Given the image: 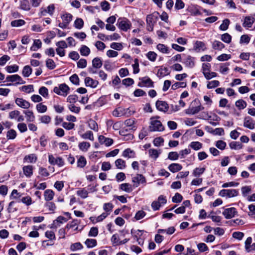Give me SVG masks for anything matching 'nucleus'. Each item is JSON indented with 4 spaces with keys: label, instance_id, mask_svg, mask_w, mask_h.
<instances>
[{
    "label": "nucleus",
    "instance_id": "26",
    "mask_svg": "<svg viewBox=\"0 0 255 255\" xmlns=\"http://www.w3.org/2000/svg\"><path fill=\"white\" fill-rule=\"evenodd\" d=\"M122 155L125 157L134 158L135 157V153L130 148H127L123 151Z\"/></svg>",
    "mask_w": 255,
    "mask_h": 255
},
{
    "label": "nucleus",
    "instance_id": "31",
    "mask_svg": "<svg viewBox=\"0 0 255 255\" xmlns=\"http://www.w3.org/2000/svg\"><path fill=\"white\" fill-rule=\"evenodd\" d=\"M225 47L223 43L218 40H215L212 43V48L215 50H221Z\"/></svg>",
    "mask_w": 255,
    "mask_h": 255
},
{
    "label": "nucleus",
    "instance_id": "44",
    "mask_svg": "<svg viewBox=\"0 0 255 255\" xmlns=\"http://www.w3.org/2000/svg\"><path fill=\"white\" fill-rule=\"evenodd\" d=\"M80 54L85 56H88L90 53V49L86 45H82L80 49Z\"/></svg>",
    "mask_w": 255,
    "mask_h": 255
},
{
    "label": "nucleus",
    "instance_id": "5",
    "mask_svg": "<svg viewBox=\"0 0 255 255\" xmlns=\"http://www.w3.org/2000/svg\"><path fill=\"white\" fill-rule=\"evenodd\" d=\"M239 195V191L237 189H222L219 193V195L221 197H226L227 198H232L237 196Z\"/></svg>",
    "mask_w": 255,
    "mask_h": 255
},
{
    "label": "nucleus",
    "instance_id": "11",
    "mask_svg": "<svg viewBox=\"0 0 255 255\" xmlns=\"http://www.w3.org/2000/svg\"><path fill=\"white\" fill-rule=\"evenodd\" d=\"M204 108L201 105L196 106L190 107L185 110V113L187 115H194L199 113L200 111L204 110Z\"/></svg>",
    "mask_w": 255,
    "mask_h": 255
},
{
    "label": "nucleus",
    "instance_id": "46",
    "mask_svg": "<svg viewBox=\"0 0 255 255\" xmlns=\"http://www.w3.org/2000/svg\"><path fill=\"white\" fill-rule=\"evenodd\" d=\"M46 66L48 69L53 70L56 65L53 59L48 58L46 60Z\"/></svg>",
    "mask_w": 255,
    "mask_h": 255
},
{
    "label": "nucleus",
    "instance_id": "13",
    "mask_svg": "<svg viewBox=\"0 0 255 255\" xmlns=\"http://www.w3.org/2000/svg\"><path fill=\"white\" fill-rule=\"evenodd\" d=\"M187 10L190 13L192 16L201 15L202 14L201 12L198 8V6L197 5H192L189 6Z\"/></svg>",
    "mask_w": 255,
    "mask_h": 255
},
{
    "label": "nucleus",
    "instance_id": "19",
    "mask_svg": "<svg viewBox=\"0 0 255 255\" xmlns=\"http://www.w3.org/2000/svg\"><path fill=\"white\" fill-rule=\"evenodd\" d=\"M169 74L170 72H168V69L166 67L161 66L158 69L156 75L158 78H161L166 75H169Z\"/></svg>",
    "mask_w": 255,
    "mask_h": 255
},
{
    "label": "nucleus",
    "instance_id": "52",
    "mask_svg": "<svg viewBox=\"0 0 255 255\" xmlns=\"http://www.w3.org/2000/svg\"><path fill=\"white\" fill-rule=\"evenodd\" d=\"M114 205L111 203H106L103 205V209L106 212L105 213H109L112 211Z\"/></svg>",
    "mask_w": 255,
    "mask_h": 255
},
{
    "label": "nucleus",
    "instance_id": "32",
    "mask_svg": "<svg viewBox=\"0 0 255 255\" xmlns=\"http://www.w3.org/2000/svg\"><path fill=\"white\" fill-rule=\"evenodd\" d=\"M90 146V143L86 141L80 142L78 144L79 148L82 151H87Z\"/></svg>",
    "mask_w": 255,
    "mask_h": 255
},
{
    "label": "nucleus",
    "instance_id": "57",
    "mask_svg": "<svg viewBox=\"0 0 255 255\" xmlns=\"http://www.w3.org/2000/svg\"><path fill=\"white\" fill-rule=\"evenodd\" d=\"M252 242V238L251 237H248L246 241H245V248L246 251L248 253L251 252V246Z\"/></svg>",
    "mask_w": 255,
    "mask_h": 255
},
{
    "label": "nucleus",
    "instance_id": "33",
    "mask_svg": "<svg viewBox=\"0 0 255 255\" xmlns=\"http://www.w3.org/2000/svg\"><path fill=\"white\" fill-rule=\"evenodd\" d=\"M85 244L88 248H92L97 246V242L96 239H87L85 242Z\"/></svg>",
    "mask_w": 255,
    "mask_h": 255
},
{
    "label": "nucleus",
    "instance_id": "61",
    "mask_svg": "<svg viewBox=\"0 0 255 255\" xmlns=\"http://www.w3.org/2000/svg\"><path fill=\"white\" fill-rule=\"evenodd\" d=\"M18 202H21L23 204H25L27 206H29L32 204V199L30 196H25L23 197L20 199V200L18 201Z\"/></svg>",
    "mask_w": 255,
    "mask_h": 255
},
{
    "label": "nucleus",
    "instance_id": "21",
    "mask_svg": "<svg viewBox=\"0 0 255 255\" xmlns=\"http://www.w3.org/2000/svg\"><path fill=\"white\" fill-rule=\"evenodd\" d=\"M255 19L251 16H246L243 25L245 27L251 28L254 23Z\"/></svg>",
    "mask_w": 255,
    "mask_h": 255
},
{
    "label": "nucleus",
    "instance_id": "10",
    "mask_svg": "<svg viewBox=\"0 0 255 255\" xmlns=\"http://www.w3.org/2000/svg\"><path fill=\"white\" fill-rule=\"evenodd\" d=\"M157 109L161 112H166L169 109V106L165 101L157 100L155 104Z\"/></svg>",
    "mask_w": 255,
    "mask_h": 255
},
{
    "label": "nucleus",
    "instance_id": "23",
    "mask_svg": "<svg viewBox=\"0 0 255 255\" xmlns=\"http://www.w3.org/2000/svg\"><path fill=\"white\" fill-rule=\"evenodd\" d=\"M194 57L188 55L183 62L186 67L192 68L195 65Z\"/></svg>",
    "mask_w": 255,
    "mask_h": 255
},
{
    "label": "nucleus",
    "instance_id": "55",
    "mask_svg": "<svg viewBox=\"0 0 255 255\" xmlns=\"http://www.w3.org/2000/svg\"><path fill=\"white\" fill-rule=\"evenodd\" d=\"M230 22L229 19H225L219 27L220 29L223 31L226 30L228 28Z\"/></svg>",
    "mask_w": 255,
    "mask_h": 255
},
{
    "label": "nucleus",
    "instance_id": "41",
    "mask_svg": "<svg viewBox=\"0 0 255 255\" xmlns=\"http://www.w3.org/2000/svg\"><path fill=\"white\" fill-rule=\"evenodd\" d=\"M175 231V229L174 227H170L167 229H158L157 231L158 233H166L168 235H172Z\"/></svg>",
    "mask_w": 255,
    "mask_h": 255
},
{
    "label": "nucleus",
    "instance_id": "50",
    "mask_svg": "<svg viewBox=\"0 0 255 255\" xmlns=\"http://www.w3.org/2000/svg\"><path fill=\"white\" fill-rule=\"evenodd\" d=\"M142 232H143V231L142 230H137L136 231H134L133 229H131L130 232L134 239L136 241H138V240L140 239L138 238V236H141L142 235Z\"/></svg>",
    "mask_w": 255,
    "mask_h": 255
},
{
    "label": "nucleus",
    "instance_id": "9",
    "mask_svg": "<svg viewBox=\"0 0 255 255\" xmlns=\"http://www.w3.org/2000/svg\"><path fill=\"white\" fill-rule=\"evenodd\" d=\"M237 213V211L235 208L231 207L225 209L223 212V215L226 219H229L234 217Z\"/></svg>",
    "mask_w": 255,
    "mask_h": 255
},
{
    "label": "nucleus",
    "instance_id": "1",
    "mask_svg": "<svg viewBox=\"0 0 255 255\" xmlns=\"http://www.w3.org/2000/svg\"><path fill=\"white\" fill-rule=\"evenodd\" d=\"M159 13L154 11L151 14H148L146 17V29L149 31H152L155 24L158 19Z\"/></svg>",
    "mask_w": 255,
    "mask_h": 255
},
{
    "label": "nucleus",
    "instance_id": "7",
    "mask_svg": "<svg viewBox=\"0 0 255 255\" xmlns=\"http://www.w3.org/2000/svg\"><path fill=\"white\" fill-rule=\"evenodd\" d=\"M140 81L138 83V86L140 87H153L154 83L152 80L148 76H145L139 78Z\"/></svg>",
    "mask_w": 255,
    "mask_h": 255
},
{
    "label": "nucleus",
    "instance_id": "25",
    "mask_svg": "<svg viewBox=\"0 0 255 255\" xmlns=\"http://www.w3.org/2000/svg\"><path fill=\"white\" fill-rule=\"evenodd\" d=\"M44 199L46 201L52 200L54 196V192L50 189H47L44 193Z\"/></svg>",
    "mask_w": 255,
    "mask_h": 255
},
{
    "label": "nucleus",
    "instance_id": "63",
    "mask_svg": "<svg viewBox=\"0 0 255 255\" xmlns=\"http://www.w3.org/2000/svg\"><path fill=\"white\" fill-rule=\"evenodd\" d=\"M147 58L151 61L154 62L156 60L157 54L153 51H149L146 54Z\"/></svg>",
    "mask_w": 255,
    "mask_h": 255
},
{
    "label": "nucleus",
    "instance_id": "62",
    "mask_svg": "<svg viewBox=\"0 0 255 255\" xmlns=\"http://www.w3.org/2000/svg\"><path fill=\"white\" fill-rule=\"evenodd\" d=\"M220 85V82L218 80H213L209 82L207 84V87L208 89H212L217 87Z\"/></svg>",
    "mask_w": 255,
    "mask_h": 255
},
{
    "label": "nucleus",
    "instance_id": "47",
    "mask_svg": "<svg viewBox=\"0 0 255 255\" xmlns=\"http://www.w3.org/2000/svg\"><path fill=\"white\" fill-rule=\"evenodd\" d=\"M77 194L83 199L86 198L88 196V192L85 188H82L77 191Z\"/></svg>",
    "mask_w": 255,
    "mask_h": 255
},
{
    "label": "nucleus",
    "instance_id": "6",
    "mask_svg": "<svg viewBox=\"0 0 255 255\" xmlns=\"http://www.w3.org/2000/svg\"><path fill=\"white\" fill-rule=\"evenodd\" d=\"M48 161L51 165H57L59 167H62L65 164L64 161L61 157L55 158L52 154L48 155Z\"/></svg>",
    "mask_w": 255,
    "mask_h": 255
},
{
    "label": "nucleus",
    "instance_id": "51",
    "mask_svg": "<svg viewBox=\"0 0 255 255\" xmlns=\"http://www.w3.org/2000/svg\"><path fill=\"white\" fill-rule=\"evenodd\" d=\"M88 125L89 128L96 131L98 130V125L96 121L93 120H90L88 122Z\"/></svg>",
    "mask_w": 255,
    "mask_h": 255
},
{
    "label": "nucleus",
    "instance_id": "34",
    "mask_svg": "<svg viewBox=\"0 0 255 255\" xmlns=\"http://www.w3.org/2000/svg\"><path fill=\"white\" fill-rule=\"evenodd\" d=\"M230 147L232 149H240L243 147V145L239 141H232L229 143Z\"/></svg>",
    "mask_w": 255,
    "mask_h": 255
},
{
    "label": "nucleus",
    "instance_id": "12",
    "mask_svg": "<svg viewBox=\"0 0 255 255\" xmlns=\"http://www.w3.org/2000/svg\"><path fill=\"white\" fill-rule=\"evenodd\" d=\"M98 140L100 144H105L106 146H110L114 143L113 139L106 137L102 135L99 136Z\"/></svg>",
    "mask_w": 255,
    "mask_h": 255
},
{
    "label": "nucleus",
    "instance_id": "30",
    "mask_svg": "<svg viewBox=\"0 0 255 255\" xmlns=\"http://www.w3.org/2000/svg\"><path fill=\"white\" fill-rule=\"evenodd\" d=\"M87 164V160L84 156H80L77 162V166L79 168H84Z\"/></svg>",
    "mask_w": 255,
    "mask_h": 255
},
{
    "label": "nucleus",
    "instance_id": "29",
    "mask_svg": "<svg viewBox=\"0 0 255 255\" xmlns=\"http://www.w3.org/2000/svg\"><path fill=\"white\" fill-rule=\"evenodd\" d=\"M37 160V157L35 154H30L25 156L23 158V161L30 163L35 162Z\"/></svg>",
    "mask_w": 255,
    "mask_h": 255
},
{
    "label": "nucleus",
    "instance_id": "56",
    "mask_svg": "<svg viewBox=\"0 0 255 255\" xmlns=\"http://www.w3.org/2000/svg\"><path fill=\"white\" fill-rule=\"evenodd\" d=\"M20 90L26 93H30L34 91L33 86L32 85L23 86L20 88Z\"/></svg>",
    "mask_w": 255,
    "mask_h": 255
},
{
    "label": "nucleus",
    "instance_id": "15",
    "mask_svg": "<svg viewBox=\"0 0 255 255\" xmlns=\"http://www.w3.org/2000/svg\"><path fill=\"white\" fill-rule=\"evenodd\" d=\"M132 181L135 183V186L136 187H138L139 183H145L146 179L145 177L140 174H137L136 176L132 179Z\"/></svg>",
    "mask_w": 255,
    "mask_h": 255
},
{
    "label": "nucleus",
    "instance_id": "48",
    "mask_svg": "<svg viewBox=\"0 0 255 255\" xmlns=\"http://www.w3.org/2000/svg\"><path fill=\"white\" fill-rule=\"evenodd\" d=\"M186 86V83L184 82H177L173 84L171 86V89L173 90H176L179 88H185Z\"/></svg>",
    "mask_w": 255,
    "mask_h": 255
},
{
    "label": "nucleus",
    "instance_id": "64",
    "mask_svg": "<svg viewBox=\"0 0 255 255\" xmlns=\"http://www.w3.org/2000/svg\"><path fill=\"white\" fill-rule=\"evenodd\" d=\"M183 199L182 196L179 193H175V195L172 198V201L173 203H178L182 201Z\"/></svg>",
    "mask_w": 255,
    "mask_h": 255
},
{
    "label": "nucleus",
    "instance_id": "22",
    "mask_svg": "<svg viewBox=\"0 0 255 255\" xmlns=\"http://www.w3.org/2000/svg\"><path fill=\"white\" fill-rule=\"evenodd\" d=\"M168 169L172 173H175L180 171L182 169V166L177 163L170 164L168 167Z\"/></svg>",
    "mask_w": 255,
    "mask_h": 255
},
{
    "label": "nucleus",
    "instance_id": "54",
    "mask_svg": "<svg viewBox=\"0 0 255 255\" xmlns=\"http://www.w3.org/2000/svg\"><path fill=\"white\" fill-rule=\"evenodd\" d=\"M25 22L23 19H17L11 22V25L12 27H18L25 24Z\"/></svg>",
    "mask_w": 255,
    "mask_h": 255
},
{
    "label": "nucleus",
    "instance_id": "27",
    "mask_svg": "<svg viewBox=\"0 0 255 255\" xmlns=\"http://www.w3.org/2000/svg\"><path fill=\"white\" fill-rule=\"evenodd\" d=\"M20 8L25 11L30 9V4L28 0H21L20 1Z\"/></svg>",
    "mask_w": 255,
    "mask_h": 255
},
{
    "label": "nucleus",
    "instance_id": "39",
    "mask_svg": "<svg viewBox=\"0 0 255 255\" xmlns=\"http://www.w3.org/2000/svg\"><path fill=\"white\" fill-rule=\"evenodd\" d=\"M17 136L16 131L13 129H10L7 131L6 138L8 140L14 139Z\"/></svg>",
    "mask_w": 255,
    "mask_h": 255
},
{
    "label": "nucleus",
    "instance_id": "58",
    "mask_svg": "<svg viewBox=\"0 0 255 255\" xmlns=\"http://www.w3.org/2000/svg\"><path fill=\"white\" fill-rule=\"evenodd\" d=\"M221 40L225 43H230L232 40V36L228 33L221 35Z\"/></svg>",
    "mask_w": 255,
    "mask_h": 255
},
{
    "label": "nucleus",
    "instance_id": "8",
    "mask_svg": "<svg viewBox=\"0 0 255 255\" xmlns=\"http://www.w3.org/2000/svg\"><path fill=\"white\" fill-rule=\"evenodd\" d=\"M7 81L16 83L13 84L14 85L18 84H23L25 83V81H23L21 77L17 74L7 76L6 78Z\"/></svg>",
    "mask_w": 255,
    "mask_h": 255
},
{
    "label": "nucleus",
    "instance_id": "49",
    "mask_svg": "<svg viewBox=\"0 0 255 255\" xmlns=\"http://www.w3.org/2000/svg\"><path fill=\"white\" fill-rule=\"evenodd\" d=\"M189 146L194 150H198L202 148V143L199 141H192L191 142Z\"/></svg>",
    "mask_w": 255,
    "mask_h": 255
},
{
    "label": "nucleus",
    "instance_id": "43",
    "mask_svg": "<svg viewBox=\"0 0 255 255\" xmlns=\"http://www.w3.org/2000/svg\"><path fill=\"white\" fill-rule=\"evenodd\" d=\"M115 165L118 168L121 169H124L126 167L125 161L121 158L118 159L115 161Z\"/></svg>",
    "mask_w": 255,
    "mask_h": 255
},
{
    "label": "nucleus",
    "instance_id": "4",
    "mask_svg": "<svg viewBox=\"0 0 255 255\" xmlns=\"http://www.w3.org/2000/svg\"><path fill=\"white\" fill-rule=\"evenodd\" d=\"M69 90V87L65 83H63L60 84L58 87H55L53 92L57 95L66 96Z\"/></svg>",
    "mask_w": 255,
    "mask_h": 255
},
{
    "label": "nucleus",
    "instance_id": "37",
    "mask_svg": "<svg viewBox=\"0 0 255 255\" xmlns=\"http://www.w3.org/2000/svg\"><path fill=\"white\" fill-rule=\"evenodd\" d=\"M32 71V68L28 65L25 66L22 72V75L25 77H29Z\"/></svg>",
    "mask_w": 255,
    "mask_h": 255
},
{
    "label": "nucleus",
    "instance_id": "35",
    "mask_svg": "<svg viewBox=\"0 0 255 255\" xmlns=\"http://www.w3.org/2000/svg\"><path fill=\"white\" fill-rule=\"evenodd\" d=\"M205 170V167H196L193 170L192 174L195 177H199L201 175L204 173Z\"/></svg>",
    "mask_w": 255,
    "mask_h": 255
},
{
    "label": "nucleus",
    "instance_id": "53",
    "mask_svg": "<svg viewBox=\"0 0 255 255\" xmlns=\"http://www.w3.org/2000/svg\"><path fill=\"white\" fill-rule=\"evenodd\" d=\"M134 124V121L131 119L126 120L125 122V125L127 128H129V130L133 129V128H135Z\"/></svg>",
    "mask_w": 255,
    "mask_h": 255
},
{
    "label": "nucleus",
    "instance_id": "45",
    "mask_svg": "<svg viewBox=\"0 0 255 255\" xmlns=\"http://www.w3.org/2000/svg\"><path fill=\"white\" fill-rule=\"evenodd\" d=\"M42 43L40 40L36 39L34 40L33 45L31 47L30 50L32 51H36L37 49L41 47Z\"/></svg>",
    "mask_w": 255,
    "mask_h": 255
},
{
    "label": "nucleus",
    "instance_id": "17",
    "mask_svg": "<svg viewBox=\"0 0 255 255\" xmlns=\"http://www.w3.org/2000/svg\"><path fill=\"white\" fill-rule=\"evenodd\" d=\"M255 124L250 117H246L244 119V126L245 128L253 129L255 128Z\"/></svg>",
    "mask_w": 255,
    "mask_h": 255
},
{
    "label": "nucleus",
    "instance_id": "59",
    "mask_svg": "<svg viewBox=\"0 0 255 255\" xmlns=\"http://www.w3.org/2000/svg\"><path fill=\"white\" fill-rule=\"evenodd\" d=\"M157 49L163 53H168L169 52L168 48L163 44H158Z\"/></svg>",
    "mask_w": 255,
    "mask_h": 255
},
{
    "label": "nucleus",
    "instance_id": "2",
    "mask_svg": "<svg viewBox=\"0 0 255 255\" xmlns=\"http://www.w3.org/2000/svg\"><path fill=\"white\" fill-rule=\"evenodd\" d=\"M155 118H159V117H156ZM155 117H152L150 122V125L149 127V130L150 131H161L164 130V128L160 121L153 120Z\"/></svg>",
    "mask_w": 255,
    "mask_h": 255
},
{
    "label": "nucleus",
    "instance_id": "14",
    "mask_svg": "<svg viewBox=\"0 0 255 255\" xmlns=\"http://www.w3.org/2000/svg\"><path fill=\"white\" fill-rule=\"evenodd\" d=\"M15 102L17 106L23 109H28L30 106V104L22 98H17Z\"/></svg>",
    "mask_w": 255,
    "mask_h": 255
},
{
    "label": "nucleus",
    "instance_id": "36",
    "mask_svg": "<svg viewBox=\"0 0 255 255\" xmlns=\"http://www.w3.org/2000/svg\"><path fill=\"white\" fill-rule=\"evenodd\" d=\"M81 137L83 139H88L91 141H93L94 140L93 133L91 130L87 131L85 133L81 135Z\"/></svg>",
    "mask_w": 255,
    "mask_h": 255
},
{
    "label": "nucleus",
    "instance_id": "24",
    "mask_svg": "<svg viewBox=\"0 0 255 255\" xmlns=\"http://www.w3.org/2000/svg\"><path fill=\"white\" fill-rule=\"evenodd\" d=\"M92 66L96 69H100L103 65V61L99 57L94 58L92 60Z\"/></svg>",
    "mask_w": 255,
    "mask_h": 255
},
{
    "label": "nucleus",
    "instance_id": "20",
    "mask_svg": "<svg viewBox=\"0 0 255 255\" xmlns=\"http://www.w3.org/2000/svg\"><path fill=\"white\" fill-rule=\"evenodd\" d=\"M33 166L30 165L24 166L22 168L23 173L27 177H30L33 175Z\"/></svg>",
    "mask_w": 255,
    "mask_h": 255
},
{
    "label": "nucleus",
    "instance_id": "60",
    "mask_svg": "<svg viewBox=\"0 0 255 255\" xmlns=\"http://www.w3.org/2000/svg\"><path fill=\"white\" fill-rule=\"evenodd\" d=\"M24 113L25 114L27 117V121L28 122H33L34 120L35 116H34L32 111H24Z\"/></svg>",
    "mask_w": 255,
    "mask_h": 255
},
{
    "label": "nucleus",
    "instance_id": "18",
    "mask_svg": "<svg viewBox=\"0 0 255 255\" xmlns=\"http://www.w3.org/2000/svg\"><path fill=\"white\" fill-rule=\"evenodd\" d=\"M206 49L205 44L202 41H196L194 44L193 49L197 52L201 50L204 51Z\"/></svg>",
    "mask_w": 255,
    "mask_h": 255
},
{
    "label": "nucleus",
    "instance_id": "42",
    "mask_svg": "<svg viewBox=\"0 0 255 255\" xmlns=\"http://www.w3.org/2000/svg\"><path fill=\"white\" fill-rule=\"evenodd\" d=\"M83 20L81 18H76L74 23V26L77 29H80L83 28Z\"/></svg>",
    "mask_w": 255,
    "mask_h": 255
},
{
    "label": "nucleus",
    "instance_id": "28",
    "mask_svg": "<svg viewBox=\"0 0 255 255\" xmlns=\"http://www.w3.org/2000/svg\"><path fill=\"white\" fill-rule=\"evenodd\" d=\"M120 189L127 193H130L133 190L132 185L129 183H123L120 186Z\"/></svg>",
    "mask_w": 255,
    "mask_h": 255
},
{
    "label": "nucleus",
    "instance_id": "38",
    "mask_svg": "<svg viewBox=\"0 0 255 255\" xmlns=\"http://www.w3.org/2000/svg\"><path fill=\"white\" fill-rule=\"evenodd\" d=\"M72 15L69 13H66L61 15V18L62 19L63 21L68 25L72 20Z\"/></svg>",
    "mask_w": 255,
    "mask_h": 255
},
{
    "label": "nucleus",
    "instance_id": "40",
    "mask_svg": "<svg viewBox=\"0 0 255 255\" xmlns=\"http://www.w3.org/2000/svg\"><path fill=\"white\" fill-rule=\"evenodd\" d=\"M235 105L238 109L242 110L247 107V104L246 102L243 99H240L236 102Z\"/></svg>",
    "mask_w": 255,
    "mask_h": 255
},
{
    "label": "nucleus",
    "instance_id": "16",
    "mask_svg": "<svg viewBox=\"0 0 255 255\" xmlns=\"http://www.w3.org/2000/svg\"><path fill=\"white\" fill-rule=\"evenodd\" d=\"M85 84L87 87H90L91 88H95L99 84V82L97 80H95L89 77H87L85 79Z\"/></svg>",
    "mask_w": 255,
    "mask_h": 255
},
{
    "label": "nucleus",
    "instance_id": "3",
    "mask_svg": "<svg viewBox=\"0 0 255 255\" xmlns=\"http://www.w3.org/2000/svg\"><path fill=\"white\" fill-rule=\"evenodd\" d=\"M118 27L124 31H127L130 28L131 23L130 21L127 18L120 17L118 19L117 23Z\"/></svg>",
    "mask_w": 255,
    "mask_h": 255
}]
</instances>
